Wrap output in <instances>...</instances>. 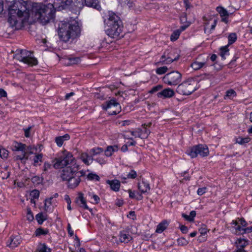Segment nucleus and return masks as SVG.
I'll return each instance as SVG.
<instances>
[{"mask_svg":"<svg viewBox=\"0 0 252 252\" xmlns=\"http://www.w3.org/2000/svg\"><path fill=\"white\" fill-rule=\"evenodd\" d=\"M228 47V45H227L222 47L220 48V55L221 57V58L223 59H225V56L228 54L229 49Z\"/></svg>","mask_w":252,"mask_h":252,"instance_id":"obj_36","label":"nucleus"},{"mask_svg":"<svg viewBox=\"0 0 252 252\" xmlns=\"http://www.w3.org/2000/svg\"><path fill=\"white\" fill-rule=\"evenodd\" d=\"M168 223L167 221L164 220L157 225L156 232L158 233H162L167 227Z\"/></svg>","mask_w":252,"mask_h":252,"instance_id":"obj_27","label":"nucleus"},{"mask_svg":"<svg viewBox=\"0 0 252 252\" xmlns=\"http://www.w3.org/2000/svg\"><path fill=\"white\" fill-rule=\"evenodd\" d=\"M67 181V187L70 189H74L79 184L81 179L79 176L75 174L70 177Z\"/></svg>","mask_w":252,"mask_h":252,"instance_id":"obj_15","label":"nucleus"},{"mask_svg":"<svg viewBox=\"0 0 252 252\" xmlns=\"http://www.w3.org/2000/svg\"><path fill=\"white\" fill-rule=\"evenodd\" d=\"M32 128V126H29L28 127L23 129L25 137H29L30 136V132Z\"/></svg>","mask_w":252,"mask_h":252,"instance_id":"obj_54","label":"nucleus"},{"mask_svg":"<svg viewBox=\"0 0 252 252\" xmlns=\"http://www.w3.org/2000/svg\"><path fill=\"white\" fill-rule=\"evenodd\" d=\"M199 231L201 235H203L206 234L208 230L205 226H203L199 228Z\"/></svg>","mask_w":252,"mask_h":252,"instance_id":"obj_59","label":"nucleus"},{"mask_svg":"<svg viewBox=\"0 0 252 252\" xmlns=\"http://www.w3.org/2000/svg\"><path fill=\"white\" fill-rule=\"evenodd\" d=\"M72 0H55L54 3L59 5V7L64 9L66 6L69 5Z\"/></svg>","mask_w":252,"mask_h":252,"instance_id":"obj_25","label":"nucleus"},{"mask_svg":"<svg viewBox=\"0 0 252 252\" xmlns=\"http://www.w3.org/2000/svg\"><path fill=\"white\" fill-rule=\"evenodd\" d=\"M102 108L108 111L110 115H116L121 110L120 104L115 99H112L102 105Z\"/></svg>","mask_w":252,"mask_h":252,"instance_id":"obj_11","label":"nucleus"},{"mask_svg":"<svg viewBox=\"0 0 252 252\" xmlns=\"http://www.w3.org/2000/svg\"><path fill=\"white\" fill-rule=\"evenodd\" d=\"M237 248L239 249H244L247 246L249 243L248 241L245 239H238L236 242Z\"/></svg>","mask_w":252,"mask_h":252,"instance_id":"obj_28","label":"nucleus"},{"mask_svg":"<svg viewBox=\"0 0 252 252\" xmlns=\"http://www.w3.org/2000/svg\"><path fill=\"white\" fill-rule=\"evenodd\" d=\"M70 139V136L68 134H65L63 136H58L55 138V142L59 147H61L64 141L68 140Z\"/></svg>","mask_w":252,"mask_h":252,"instance_id":"obj_23","label":"nucleus"},{"mask_svg":"<svg viewBox=\"0 0 252 252\" xmlns=\"http://www.w3.org/2000/svg\"><path fill=\"white\" fill-rule=\"evenodd\" d=\"M186 153L191 158H195L198 155L206 157L209 154V150L206 145L199 144L190 148L187 151Z\"/></svg>","mask_w":252,"mask_h":252,"instance_id":"obj_8","label":"nucleus"},{"mask_svg":"<svg viewBox=\"0 0 252 252\" xmlns=\"http://www.w3.org/2000/svg\"><path fill=\"white\" fill-rule=\"evenodd\" d=\"M14 58L31 66L35 65L38 63L37 59L33 57V53L26 50H17Z\"/></svg>","mask_w":252,"mask_h":252,"instance_id":"obj_6","label":"nucleus"},{"mask_svg":"<svg viewBox=\"0 0 252 252\" xmlns=\"http://www.w3.org/2000/svg\"><path fill=\"white\" fill-rule=\"evenodd\" d=\"M217 25V20H215L214 21L213 24L211 26V29L209 31H207V29L206 28H204V32L205 33H210L211 32V31L214 30L216 26Z\"/></svg>","mask_w":252,"mask_h":252,"instance_id":"obj_57","label":"nucleus"},{"mask_svg":"<svg viewBox=\"0 0 252 252\" xmlns=\"http://www.w3.org/2000/svg\"><path fill=\"white\" fill-rule=\"evenodd\" d=\"M53 166L55 169H59L76 164L75 158L72 154L66 150L62 151L58 158L52 161Z\"/></svg>","mask_w":252,"mask_h":252,"instance_id":"obj_5","label":"nucleus"},{"mask_svg":"<svg viewBox=\"0 0 252 252\" xmlns=\"http://www.w3.org/2000/svg\"><path fill=\"white\" fill-rule=\"evenodd\" d=\"M26 145L22 143L14 142L12 145L11 149L13 151H21L22 154L15 157L16 160H20L25 162L28 158L26 156L28 150H26Z\"/></svg>","mask_w":252,"mask_h":252,"instance_id":"obj_10","label":"nucleus"},{"mask_svg":"<svg viewBox=\"0 0 252 252\" xmlns=\"http://www.w3.org/2000/svg\"><path fill=\"white\" fill-rule=\"evenodd\" d=\"M86 5L89 7H92L97 10L101 8L99 4V0H84Z\"/></svg>","mask_w":252,"mask_h":252,"instance_id":"obj_20","label":"nucleus"},{"mask_svg":"<svg viewBox=\"0 0 252 252\" xmlns=\"http://www.w3.org/2000/svg\"><path fill=\"white\" fill-rule=\"evenodd\" d=\"M131 123V121L129 120L123 121L122 122V125L123 126H128L130 125Z\"/></svg>","mask_w":252,"mask_h":252,"instance_id":"obj_64","label":"nucleus"},{"mask_svg":"<svg viewBox=\"0 0 252 252\" xmlns=\"http://www.w3.org/2000/svg\"><path fill=\"white\" fill-rule=\"evenodd\" d=\"M27 6L28 2L24 0H14L9 6L8 22L15 30L20 29L29 20L31 13Z\"/></svg>","mask_w":252,"mask_h":252,"instance_id":"obj_1","label":"nucleus"},{"mask_svg":"<svg viewBox=\"0 0 252 252\" xmlns=\"http://www.w3.org/2000/svg\"><path fill=\"white\" fill-rule=\"evenodd\" d=\"M30 195L33 199H38L39 196V191L36 189L33 190L30 193Z\"/></svg>","mask_w":252,"mask_h":252,"instance_id":"obj_46","label":"nucleus"},{"mask_svg":"<svg viewBox=\"0 0 252 252\" xmlns=\"http://www.w3.org/2000/svg\"><path fill=\"white\" fill-rule=\"evenodd\" d=\"M52 165L48 162H44L43 166V171L44 172H47L49 170L51 169Z\"/></svg>","mask_w":252,"mask_h":252,"instance_id":"obj_55","label":"nucleus"},{"mask_svg":"<svg viewBox=\"0 0 252 252\" xmlns=\"http://www.w3.org/2000/svg\"><path fill=\"white\" fill-rule=\"evenodd\" d=\"M8 156V151L4 148H0V157L6 158Z\"/></svg>","mask_w":252,"mask_h":252,"instance_id":"obj_41","label":"nucleus"},{"mask_svg":"<svg viewBox=\"0 0 252 252\" xmlns=\"http://www.w3.org/2000/svg\"><path fill=\"white\" fill-rule=\"evenodd\" d=\"M6 92L4 90L0 89V98L2 97H6Z\"/></svg>","mask_w":252,"mask_h":252,"instance_id":"obj_62","label":"nucleus"},{"mask_svg":"<svg viewBox=\"0 0 252 252\" xmlns=\"http://www.w3.org/2000/svg\"><path fill=\"white\" fill-rule=\"evenodd\" d=\"M22 242L21 236L19 235L11 236L6 242V246L13 249L18 247Z\"/></svg>","mask_w":252,"mask_h":252,"instance_id":"obj_14","label":"nucleus"},{"mask_svg":"<svg viewBox=\"0 0 252 252\" xmlns=\"http://www.w3.org/2000/svg\"><path fill=\"white\" fill-rule=\"evenodd\" d=\"M80 28L78 22L72 18L62 21L59 25L58 34L60 38L64 42L74 39L80 34Z\"/></svg>","mask_w":252,"mask_h":252,"instance_id":"obj_3","label":"nucleus"},{"mask_svg":"<svg viewBox=\"0 0 252 252\" xmlns=\"http://www.w3.org/2000/svg\"><path fill=\"white\" fill-rule=\"evenodd\" d=\"M138 188L142 193L147 192L150 189L149 184L145 181L139 183Z\"/></svg>","mask_w":252,"mask_h":252,"instance_id":"obj_22","label":"nucleus"},{"mask_svg":"<svg viewBox=\"0 0 252 252\" xmlns=\"http://www.w3.org/2000/svg\"><path fill=\"white\" fill-rule=\"evenodd\" d=\"M80 61V59L79 58H72L69 59V64H76L78 63Z\"/></svg>","mask_w":252,"mask_h":252,"instance_id":"obj_56","label":"nucleus"},{"mask_svg":"<svg viewBox=\"0 0 252 252\" xmlns=\"http://www.w3.org/2000/svg\"><path fill=\"white\" fill-rule=\"evenodd\" d=\"M182 79V74L178 71H173L165 74L163 77L164 83L170 86H176L179 84Z\"/></svg>","mask_w":252,"mask_h":252,"instance_id":"obj_9","label":"nucleus"},{"mask_svg":"<svg viewBox=\"0 0 252 252\" xmlns=\"http://www.w3.org/2000/svg\"><path fill=\"white\" fill-rule=\"evenodd\" d=\"M76 168H77L76 174H77L79 176V178H80L81 177L85 175V172L84 171H83V170H81L80 171H78L79 170V165L77 164H76Z\"/></svg>","mask_w":252,"mask_h":252,"instance_id":"obj_61","label":"nucleus"},{"mask_svg":"<svg viewBox=\"0 0 252 252\" xmlns=\"http://www.w3.org/2000/svg\"><path fill=\"white\" fill-rule=\"evenodd\" d=\"M122 5H127L129 7L132 6V2H130L129 0H119Z\"/></svg>","mask_w":252,"mask_h":252,"instance_id":"obj_53","label":"nucleus"},{"mask_svg":"<svg viewBox=\"0 0 252 252\" xmlns=\"http://www.w3.org/2000/svg\"><path fill=\"white\" fill-rule=\"evenodd\" d=\"M145 126H146V124H144L143 125V129H142V134L143 136H145V137H142V138H147L150 133V130L146 128Z\"/></svg>","mask_w":252,"mask_h":252,"instance_id":"obj_45","label":"nucleus"},{"mask_svg":"<svg viewBox=\"0 0 252 252\" xmlns=\"http://www.w3.org/2000/svg\"><path fill=\"white\" fill-rule=\"evenodd\" d=\"M53 199V197H50L49 199H46L45 200L44 203V208L46 211H48L49 207L52 204V200Z\"/></svg>","mask_w":252,"mask_h":252,"instance_id":"obj_49","label":"nucleus"},{"mask_svg":"<svg viewBox=\"0 0 252 252\" xmlns=\"http://www.w3.org/2000/svg\"><path fill=\"white\" fill-rule=\"evenodd\" d=\"M49 233V230L47 229H43L42 228H37L34 233L36 236H39L41 235H45Z\"/></svg>","mask_w":252,"mask_h":252,"instance_id":"obj_33","label":"nucleus"},{"mask_svg":"<svg viewBox=\"0 0 252 252\" xmlns=\"http://www.w3.org/2000/svg\"><path fill=\"white\" fill-rule=\"evenodd\" d=\"M132 239L131 236L128 234H126L124 231L121 232L120 234L119 240L121 242L127 243Z\"/></svg>","mask_w":252,"mask_h":252,"instance_id":"obj_24","label":"nucleus"},{"mask_svg":"<svg viewBox=\"0 0 252 252\" xmlns=\"http://www.w3.org/2000/svg\"><path fill=\"white\" fill-rule=\"evenodd\" d=\"M35 252H51V249L45 244L40 243Z\"/></svg>","mask_w":252,"mask_h":252,"instance_id":"obj_29","label":"nucleus"},{"mask_svg":"<svg viewBox=\"0 0 252 252\" xmlns=\"http://www.w3.org/2000/svg\"><path fill=\"white\" fill-rule=\"evenodd\" d=\"M207 188L206 187L199 188L197 190V193L199 195H202L204 194L206 191Z\"/></svg>","mask_w":252,"mask_h":252,"instance_id":"obj_58","label":"nucleus"},{"mask_svg":"<svg viewBox=\"0 0 252 252\" xmlns=\"http://www.w3.org/2000/svg\"><path fill=\"white\" fill-rule=\"evenodd\" d=\"M168 68L166 66H164L162 67L157 68V69H156V73L158 74L161 75L166 72L168 71Z\"/></svg>","mask_w":252,"mask_h":252,"instance_id":"obj_40","label":"nucleus"},{"mask_svg":"<svg viewBox=\"0 0 252 252\" xmlns=\"http://www.w3.org/2000/svg\"><path fill=\"white\" fill-rule=\"evenodd\" d=\"M90 196H91V198L93 200L92 201V202L94 204H97L100 200L99 197L96 194H93L91 195V194H89Z\"/></svg>","mask_w":252,"mask_h":252,"instance_id":"obj_50","label":"nucleus"},{"mask_svg":"<svg viewBox=\"0 0 252 252\" xmlns=\"http://www.w3.org/2000/svg\"><path fill=\"white\" fill-rule=\"evenodd\" d=\"M104 22L108 26L106 30L108 36L113 38H117L120 36L123 31V25L118 15L114 12H109L108 17L104 20Z\"/></svg>","mask_w":252,"mask_h":252,"instance_id":"obj_4","label":"nucleus"},{"mask_svg":"<svg viewBox=\"0 0 252 252\" xmlns=\"http://www.w3.org/2000/svg\"><path fill=\"white\" fill-rule=\"evenodd\" d=\"M27 219L30 221H31L33 220V216L30 209H27Z\"/></svg>","mask_w":252,"mask_h":252,"instance_id":"obj_52","label":"nucleus"},{"mask_svg":"<svg viewBox=\"0 0 252 252\" xmlns=\"http://www.w3.org/2000/svg\"><path fill=\"white\" fill-rule=\"evenodd\" d=\"M118 147L114 146H109L107 147V149L105 151V154L107 157H110L112 156V154L118 151Z\"/></svg>","mask_w":252,"mask_h":252,"instance_id":"obj_30","label":"nucleus"},{"mask_svg":"<svg viewBox=\"0 0 252 252\" xmlns=\"http://www.w3.org/2000/svg\"><path fill=\"white\" fill-rule=\"evenodd\" d=\"M196 82L192 79H188L179 84L176 88V92L182 95H189L196 90Z\"/></svg>","mask_w":252,"mask_h":252,"instance_id":"obj_7","label":"nucleus"},{"mask_svg":"<svg viewBox=\"0 0 252 252\" xmlns=\"http://www.w3.org/2000/svg\"><path fill=\"white\" fill-rule=\"evenodd\" d=\"M107 184L110 185V188L112 190L115 191L119 190L120 188V182L116 179L113 180H107Z\"/></svg>","mask_w":252,"mask_h":252,"instance_id":"obj_19","label":"nucleus"},{"mask_svg":"<svg viewBox=\"0 0 252 252\" xmlns=\"http://www.w3.org/2000/svg\"><path fill=\"white\" fill-rule=\"evenodd\" d=\"M55 13V9L53 4L34 2L32 4L31 16L43 24H46L54 19Z\"/></svg>","mask_w":252,"mask_h":252,"instance_id":"obj_2","label":"nucleus"},{"mask_svg":"<svg viewBox=\"0 0 252 252\" xmlns=\"http://www.w3.org/2000/svg\"><path fill=\"white\" fill-rule=\"evenodd\" d=\"M76 164L63 167L61 171L60 177L63 181H66L77 173Z\"/></svg>","mask_w":252,"mask_h":252,"instance_id":"obj_12","label":"nucleus"},{"mask_svg":"<svg viewBox=\"0 0 252 252\" xmlns=\"http://www.w3.org/2000/svg\"><path fill=\"white\" fill-rule=\"evenodd\" d=\"M231 224L236 226L235 229L236 230V232H241L243 231V233H249L251 232L252 230V228H242V227L239 225V221L233 220L231 222Z\"/></svg>","mask_w":252,"mask_h":252,"instance_id":"obj_18","label":"nucleus"},{"mask_svg":"<svg viewBox=\"0 0 252 252\" xmlns=\"http://www.w3.org/2000/svg\"><path fill=\"white\" fill-rule=\"evenodd\" d=\"M236 95V92L230 89L226 91V94L224 96L225 99H232Z\"/></svg>","mask_w":252,"mask_h":252,"instance_id":"obj_32","label":"nucleus"},{"mask_svg":"<svg viewBox=\"0 0 252 252\" xmlns=\"http://www.w3.org/2000/svg\"><path fill=\"white\" fill-rule=\"evenodd\" d=\"M43 214L42 213H39L36 215V218L37 220L39 222V220H41L42 221H43Z\"/></svg>","mask_w":252,"mask_h":252,"instance_id":"obj_63","label":"nucleus"},{"mask_svg":"<svg viewBox=\"0 0 252 252\" xmlns=\"http://www.w3.org/2000/svg\"><path fill=\"white\" fill-rule=\"evenodd\" d=\"M103 151V149L101 148H93L91 150V152L92 153L93 156L98 155Z\"/></svg>","mask_w":252,"mask_h":252,"instance_id":"obj_44","label":"nucleus"},{"mask_svg":"<svg viewBox=\"0 0 252 252\" xmlns=\"http://www.w3.org/2000/svg\"><path fill=\"white\" fill-rule=\"evenodd\" d=\"M189 25H187V26H183L181 27L180 29L177 30L175 31L172 34H171L170 36V39L171 41H175L179 37L181 32L183 31H184L188 26Z\"/></svg>","mask_w":252,"mask_h":252,"instance_id":"obj_21","label":"nucleus"},{"mask_svg":"<svg viewBox=\"0 0 252 252\" xmlns=\"http://www.w3.org/2000/svg\"><path fill=\"white\" fill-rule=\"evenodd\" d=\"M31 180L32 182L36 185L40 184L42 182V179L37 176H33Z\"/></svg>","mask_w":252,"mask_h":252,"instance_id":"obj_42","label":"nucleus"},{"mask_svg":"<svg viewBox=\"0 0 252 252\" xmlns=\"http://www.w3.org/2000/svg\"><path fill=\"white\" fill-rule=\"evenodd\" d=\"M137 176V173L134 170H131V171L127 175L126 177H122L123 179L126 180L127 178L135 179Z\"/></svg>","mask_w":252,"mask_h":252,"instance_id":"obj_43","label":"nucleus"},{"mask_svg":"<svg viewBox=\"0 0 252 252\" xmlns=\"http://www.w3.org/2000/svg\"><path fill=\"white\" fill-rule=\"evenodd\" d=\"M237 35L235 32L231 33L228 36V45H231L234 43L237 40Z\"/></svg>","mask_w":252,"mask_h":252,"instance_id":"obj_37","label":"nucleus"},{"mask_svg":"<svg viewBox=\"0 0 252 252\" xmlns=\"http://www.w3.org/2000/svg\"><path fill=\"white\" fill-rule=\"evenodd\" d=\"M87 178L89 180H95L96 181H99L100 179L99 177L94 173H89L88 176Z\"/></svg>","mask_w":252,"mask_h":252,"instance_id":"obj_48","label":"nucleus"},{"mask_svg":"<svg viewBox=\"0 0 252 252\" xmlns=\"http://www.w3.org/2000/svg\"><path fill=\"white\" fill-rule=\"evenodd\" d=\"M43 158V155L42 154H39L36 155L33 158V165L37 166L39 165V162H42Z\"/></svg>","mask_w":252,"mask_h":252,"instance_id":"obj_34","label":"nucleus"},{"mask_svg":"<svg viewBox=\"0 0 252 252\" xmlns=\"http://www.w3.org/2000/svg\"><path fill=\"white\" fill-rule=\"evenodd\" d=\"M75 203L80 207L85 209L89 210L91 212H92V209H90L87 205L86 201L82 193H79L78 196L75 199Z\"/></svg>","mask_w":252,"mask_h":252,"instance_id":"obj_16","label":"nucleus"},{"mask_svg":"<svg viewBox=\"0 0 252 252\" xmlns=\"http://www.w3.org/2000/svg\"><path fill=\"white\" fill-rule=\"evenodd\" d=\"M238 221L239 222V225L242 227V228H243V227H245L247 224V222L243 218L239 219Z\"/></svg>","mask_w":252,"mask_h":252,"instance_id":"obj_60","label":"nucleus"},{"mask_svg":"<svg viewBox=\"0 0 252 252\" xmlns=\"http://www.w3.org/2000/svg\"><path fill=\"white\" fill-rule=\"evenodd\" d=\"M80 158L83 161V162L87 165H89L93 161V158L92 157L89 156L87 153H82L81 155Z\"/></svg>","mask_w":252,"mask_h":252,"instance_id":"obj_26","label":"nucleus"},{"mask_svg":"<svg viewBox=\"0 0 252 252\" xmlns=\"http://www.w3.org/2000/svg\"><path fill=\"white\" fill-rule=\"evenodd\" d=\"M174 94L175 92L173 90L166 88L158 93L157 95L158 97L170 98L174 96Z\"/></svg>","mask_w":252,"mask_h":252,"instance_id":"obj_17","label":"nucleus"},{"mask_svg":"<svg viewBox=\"0 0 252 252\" xmlns=\"http://www.w3.org/2000/svg\"><path fill=\"white\" fill-rule=\"evenodd\" d=\"M162 88V86L158 85L156 86H155L153 87L151 90L149 91V93L150 94H153L154 93H156L159 90H160Z\"/></svg>","mask_w":252,"mask_h":252,"instance_id":"obj_51","label":"nucleus"},{"mask_svg":"<svg viewBox=\"0 0 252 252\" xmlns=\"http://www.w3.org/2000/svg\"><path fill=\"white\" fill-rule=\"evenodd\" d=\"M179 58V55L176 57H173L172 52H169L168 51L165 52L161 56L160 62L162 64H169L172 63L174 61L177 60Z\"/></svg>","mask_w":252,"mask_h":252,"instance_id":"obj_13","label":"nucleus"},{"mask_svg":"<svg viewBox=\"0 0 252 252\" xmlns=\"http://www.w3.org/2000/svg\"><path fill=\"white\" fill-rule=\"evenodd\" d=\"M217 11L220 14L221 17H224L226 16H229L228 12L224 9L223 7L219 6L217 7Z\"/></svg>","mask_w":252,"mask_h":252,"instance_id":"obj_35","label":"nucleus"},{"mask_svg":"<svg viewBox=\"0 0 252 252\" xmlns=\"http://www.w3.org/2000/svg\"><path fill=\"white\" fill-rule=\"evenodd\" d=\"M131 135L135 137H139L142 138L144 136H143L142 134V129H137L135 131H130Z\"/></svg>","mask_w":252,"mask_h":252,"instance_id":"obj_38","label":"nucleus"},{"mask_svg":"<svg viewBox=\"0 0 252 252\" xmlns=\"http://www.w3.org/2000/svg\"><path fill=\"white\" fill-rule=\"evenodd\" d=\"M250 141V138L249 137L242 138L239 137L236 140V142L241 145H244L248 143Z\"/></svg>","mask_w":252,"mask_h":252,"instance_id":"obj_39","label":"nucleus"},{"mask_svg":"<svg viewBox=\"0 0 252 252\" xmlns=\"http://www.w3.org/2000/svg\"><path fill=\"white\" fill-rule=\"evenodd\" d=\"M205 64L204 62H194L191 64V67L195 70H198L203 67Z\"/></svg>","mask_w":252,"mask_h":252,"instance_id":"obj_31","label":"nucleus"},{"mask_svg":"<svg viewBox=\"0 0 252 252\" xmlns=\"http://www.w3.org/2000/svg\"><path fill=\"white\" fill-rule=\"evenodd\" d=\"M177 242L178 245L180 246H186L189 243V241L183 237L179 238Z\"/></svg>","mask_w":252,"mask_h":252,"instance_id":"obj_47","label":"nucleus"}]
</instances>
